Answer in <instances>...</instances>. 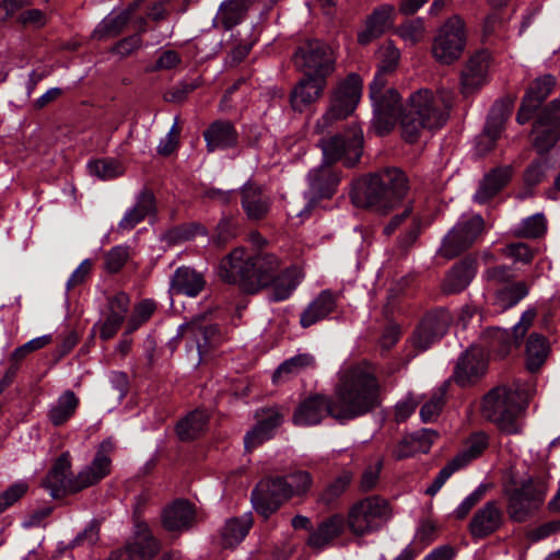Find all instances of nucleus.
I'll list each match as a JSON object with an SVG mask.
<instances>
[{
	"mask_svg": "<svg viewBox=\"0 0 560 560\" xmlns=\"http://www.w3.org/2000/svg\"><path fill=\"white\" fill-rule=\"evenodd\" d=\"M487 357L481 347H470L458 358L453 377L460 386L476 383L487 372Z\"/></svg>",
	"mask_w": 560,
	"mask_h": 560,
	"instance_id": "20",
	"label": "nucleus"
},
{
	"mask_svg": "<svg viewBox=\"0 0 560 560\" xmlns=\"http://www.w3.org/2000/svg\"><path fill=\"white\" fill-rule=\"evenodd\" d=\"M129 305L130 299L126 293L119 292L112 296L107 303V314L93 326V331L98 330L104 341L112 339L125 322Z\"/></svg>",
	"mask_w": 560,
	"mask_h": 560,
	"instance_id": "21",
	"label": "nucleus"
},
{
	"mask_svg": "<svg viewBox=\"0 0 560 560\" xmlns=\"http://www.w3.org/2000/svg\"><path fill=\"white\" fill-rule=\"evenodd\" d=\"M534 148L538 153L549 151L560 139V98L553 100L535 121Z\"/></svg>",
	"mask_w": 560,
	"mask_h": 560,
	"instance_id": "17",
	"label": "nucleus"
},
{
	"mask_svg": "<svg viewBox=\"0 0 560 560\" xmlns=\"http://www.w3.org/2000/svg\"><path fill=\"white\" fill-rule=\"evenodd\" d=\"M513 167L511 165L498 166L487 173L474 195L478 203H486L493 198L512 178Z\"/></svg>",
	"mask_w": 560,
	"mask_h": 560,
	"instance_id": "34",
	"label": "nucleus"
},
{
	"mask_svg": "<svg viewBox=\"0 0 560 560\" xmlns=\"http://www.w3.org/2000/svg\"><path fill=\"white\" fill-rule=\"evenodd\" d=\"M382 466V462L378 460L374 465H370L365 468L360 482V488L362 491H371L375 488L380 478Z\"/></svg>",
	"mask_w": 560,
	"mask_h": 560,
	"instance_id": "64",
	"label": "nucleus"
},
{
	"mask_svg": "<svg viewBox=\"0 0 560 560\" xmlns=\"http://www.w3.org/2000/svg\"><path fill=\"white\" fill-rule=\"evenodd\" d=\"M130 15V10L121 11L118 14L107 15L94 31V36L101 39L103 37H113L118 35L127 25Z\"/></svg>",
	"mask_w": 560,
	"mask_h": 560,
	"instance_id": "48",
	"label": "nucleus"
},
{
	"mask_svg": "<svg viewBox=\"0 0 560 560\" xmlns=\"http://www.w3.org/2000/svg\"><path fill=\"white\" fill-rule=\"evenodd\" d=\"M338 295L330 290L322 291L301 313L300 325L308 328L325 319L337 307Z\"/></svg>",
	"mask_w": 560,
	"mask_h": 560,
	"instance_id": "33",
	"label": "nucleus"
},
{
	"mask_svg": "<svg viewBox=\"0 0 560 560\" xmlns=\"http://www.w3.org/2000/svg\"><path fill=\"white\" fill-rule=\"evenodd\" d=\"M363 132L353 126L346 135H336L320 139L318 145L323 153V163L331 165L342 161L348 167L354 166L362 154Z\"/></svg>",
	"mask_w": 560,
	"mask_h": 560,
	"instance_id": "12",
	"label": "nucleus"
},
{
	"mask_svg": "<svg viewBox=\"0 0 560 560\" xmlns=\"http://www.w3.org/2000/svg\"><path fill=\"white\" fill-rule=\"evenodd\" d=\"M556 85V78L551 74H544L538 77L529 85L524 98L539 107L540 104L547 98Z\"/></svg>",
	"mask_w": 560,
	"mask_h": 560,
	"instance_id": "50",
	"label": "nucleus"
},
{
	"mask_svg": "<svg viewBox=\"0 0 560 560\" xmlns=\"http://www.w3.org/2000/svg\"><path fill=\"white\" fill-rule=\"evenodd\" d=\"M156 202L153 192L143 188L135 197V203L128 208L117 224V232L125 233L133 230L147 217L154 214Z\"/></svg>",
	"mask_w": 560,
	"mask_h": 560,
	"instance_id": "26",
	"label": "nucleus"
},
{
	"mask_svg": "<svg viewBox=\"0 0 560 560\" xmlns=\"http://www.w3.org/2000/svg\"><path fill=\"white\" fill-rule=\"evenodd\" d=\"M252 527V518L245 514L226 521L222 528V540L225 547H233L241 542Z\"/></svg>",
	"mask_w": 560,
	"mask_h": 560,
	"instance_id": "47",
	"label": "nucleus"
},
{
	"mask_svg": "<svg viewBox=\"0 0 560 560\" xmlns=\"http://www.w3.org/2000/svg\"><path fill=\"white\" fill-rule=\"evenodd\" d=\"M89 173L102 180L120 176L124 172L121 164L114 159H101L88 163Z\"/></svg>",
	"mask_w": 560,
	"mask_h": 560,
	"instance_id": "52",
	"label": "nucleus"
},
{
	"mask_svg": "<svg viewBox=\"0 0 560 560\" xmlns=\"http://www.w3.org/2000/svg\"><path fill=\"white\" fill-rule=\"evenodd\" d=\"M194 517L192 506L185 500H177L164 509L162 523L170 532H182L191 526Z\"/></svg>",
	"mask_w": 560,
	"mask_h": 560,
	"instance_id": "39",
	"label": "nucleus"
},
{
	"mask_svg": "<svg viewBox=\"0 0 560 560\" xmlns=\"http://www.w3.org/2000/svg\"><path fill=\"white\" fill-rule=\"evenodd\" d=\"M339 182V175L329 165L322 163L307 173L308 190L305 192V197L310 202L330 198L336 192Z\"/></svg>",
	"mask_w": 560,
	"mask_h": 560,
	"instance_id": "24",
	"label": "nucleus"
},
{
	"mask_svg": "<svg viewBox=\"0 0 560 560\" xmlns=\"http://www.w3.org/2000/svg\"><path fill=\"white\" fill-rule=\"evenodd\" d=\"M422 231V220L420 217H412L408 229L399 236L398 246L406 250L410 248L418 240Z\"/></svg>",
	"mask_w": 560,
	"mask_h": 560,
	"instance_id": "61",
	"label": "nucleus"
},
{
	"mask_svg": "<svg viewBox=\"0 0 560 560\" xmlns=\"http://www.w3.org/2000/svg\"><path fill=\"white\" fill-rule=\"evenodd\" d=\"M526 401L515 386L501 385L482 398L481 415L506 434H518L523 428Z\"/></svg>",
	"mask_w": 560,
	"mask_h": 560,
	"instance_id": "7",
	"label": "nucleus"
},
{
	"mask_svg": "<svg viewBox=\"0 0 560 560\" xmlns=\"http://www.w3.org/2000/svg\"><path fill=\"white\" fill-rule=\"evenodd\" d=\"M313 487V476L306 470H294L285 476L261 480L252 492V503L265 518L294 497H305Z\"/></svg>",
	"mask_w": 560,
	"mask_h": 560,
	"instance_id": "6",
	"label": "nucleus"
},
{
	"mask_svg": "<svg viewBox=\"0 0 560 560\" xmlns=\"http://www.w3.org/2000/svg\"><path fill=\"white\" fill-rule=\"evenodd\" d=\"M203 138L207 150H226L237 145L238 133L234 125L229 120H215L205 131Z\"/></svg>",
	"mask_w": 560,
	"mask_h": 560,
	"instance_id": "32",
	"label": "nucleus"
},
{
	"mask_svg": "<svg viewBox=\"0 0 560 560\" xmlns=\"http://www.w3.org/2000/svg\"><path fill=\"white\" fill-rule=\"evenodd\" d=\"M397 33L405 42L415 45L423 38V22L420 19L407 21L398 27Z\"/></svg>",
	"mask_w": 560,
	"mask_h": 560,
	"instance_id": "57",
	"label": "nucleus"
},
{
	"mask_svg": "<svg viewBox=\"0 0 560 560\" xmlns=\"http://www.w3.org/2000/svg\"><path fill=\"white\" fill-rule=\"evenodd\" d=\"M547 222L541 213L529 215L515 228L514 234L518 237L538 238L546 233Z\"/></svg>",
	"mask_w": 560,
	"mask_h": 560,
	"instance_id": "51",
	"label": "nucleus"
},
{
	"mask_svg": "<svg viewBox=\"0 0 560 560\" xmlns=\"http://www.w3.org/2000/svg\"><path fill=\"white\" fill-rule=\"evenodd\" d=\"M362 94V80L359 74L350 73L330 92L325 113L316 120V133H325L337 121L343 120L355 110Z\"/></svg>",
	"mask_w": 560,
	"mask_h": 560,
	"instance_id": "8",
	"label": "nucleus"
},
{
	"mask_svg": "<svg viewBox=\"0 0 560 560\" xmlns=\"http://www.w3.org/2000/svg\"><path fill=\"white\" fill-rule=\"evenodd\" d=\"M257 423L244 438L245 448L250 451L272 438L275 430L282 422L278 408L262 409L256 413Z\"/></svg>",
	"mask_w": 560,
	"mask_h": 560,
	"instance_id": "28",
	"label": "nucleus"
},
{
	"mask_svg": "<svg viewBox=\"0 0 560 560\" xmlns=\"http://www.w3.org/2000/svg\"><path fill=\"white\" fill-rule=\"evenodd\" d=\"M491 56L482 50L471 56L466 62L462 75V92L471 94L488 82Z\"/></svg>",
	"mask_w": 560,
	"mask_h": 560,
	"instance_id": "23",
	"label": "nucleus"
},
{
	"mask_svg": "<svg viewBox=\"0 0 560 560\" xmlns=\"http://www.w3.org/2000/svg\"><path fill=\"white\" fill-rule=\"evenodd\" d=\"M400 51L392 42L385 43L378 49V66L370 84V98L373 105L372 127L380 136L390 132L396 126L399 109V93L387 89V75L393 73L399 62Z\"/></svg>",
	"mask_w": 560,
	"mask_h": 560,
	"instance_id": "4",
	"label": "nucleus"
},
{
	"mask_svg": "<svg viewBox=\"0 0 560 560\" xmlns=\"http://www.w3.org/2000/svg\"><path fill=\"white\" fill-rule=\"evenodd\" d=\"M380 404L377 378L365 368L354 365L339 372L334 398L317 394L304 399L293 413V423L316 425L326 416L343 423L371 412Z\"/></svg>",
	"mask_w": 560,
	"mask_h": 560,
	"instance_id": "1",
	"label": "nucleus"
},
{
	"mask_svg": "<svg viewBox=\"0 0 560 560\" xmlns=\"http://www.w3.org/2000/svg\"><path fill=\"white\" fill-rule=\"evenodd\" d=\"M489 446V436L482 431L471 433L464 442L463 450L454 457L463 467L480 457Z\"/></svg>",
	"mask_w": 560,
	"mask_h": 560,
	"instance_id": "45",
	"label": "nucleus"
},
{
	"mask_svg": "<svg viewBox=\"0 0 560 560\" xmlns=\"http://www.w3.org/2000/svg\"><path fill=\"white\" fill-rule=\"evenodd\" d=\"M186 332L196 339V350L198 354L197 363L202 360V357L207 354L210 348L217 346L220 342L219 327L217 325H180L175 338H179Z\"/></svg>",
	"mask_w": 560,
	"mask_h": 560,
	"instance_id": "36",
	"label": "nucleus"
},
{
	"mask_svg": "<svg viewBox=\"0 0 560 560\" xmlns=\"http://www.w3.org/2000/svg\"><path fill=\"white\" fill-rule=\"evenodd\" d=\"M465 47V23L454 15L439 28L432 43V56L442 65H451L460 58Z\"/></svg>",
	"mask_w": 560,
	"mask_h": 560,
	"instance_id": "11",
	"label": "nucleus"
},
{
	"mask_svg": "<svg viewBox=\"0 0 560 560\" xmlns=\"http://www.w3.org/2000/svg\"><path fill=\"white\" fill-rule=\"evenodd\" d=\"M345 518L339 514H334L317 524L308 535L307 546L313 550H324L332 545L343 532Z\"/></svg>",
	"mask_w": 560,
	"mask_h": 560,
	"instance_id": "29",
	"label": "nucleus"
},
{
	"mask_svg": "<svg viewBox=\"0 0 560 560\" xmlns=\"http://www.w3.org/2000/svg\"><path fill=\"white\" fill-rule=\"evenodd\" d=\"M129 258V246L117 245L105 255V268L108 272H118Z\"/></svg>",
	"mask_w": 560,
	"mask_h": 560,
	"instance_id": "56",
	"label": "nucleus"
},
{
	"mask_svg": "<svg viewBox=\"0 0 560 560\" xmlns=\"http://www.w3.org/2000/svg\"><path fill=\"white\" fill-rule=\"evenodd\" d=\"M296 67L305 71V75L326 78L335 70L331 49L324 43L314 39L302 44L293 56Z\"/></svg>",
	"mask_w": 560,
	"mask_h": 560,
	"instance_id": "14",
	"label": "nucleus"
},
{
	"mask_svg": "<svg viewBox=\"0 0 560 560\" xmlns=\"http://www.w3.org/2000/svg\"><path fill=\"white\" fill-rule=\"evenodd\" d=\"M160 549V541L149 526L138 523L132 537L121 548L113 550L107 560H152Z\"/></svg>",
	"mask_w": 560,
	"mask_h": 560,
	"instance_id": "16",
	"label": "nucleus"
},
{
	"mask_svg": "<svg viewBox=\"0 0 560 560\" xmlns=\"http://www.w3.org/2000/svg\"><path fill=\"white\" fill-rule=\"evenodd\" d=\"M27 491L25 482H16L0 493V513L19 501Z\"/></svg>",
	"mask_w": 560,
	"mask_h": 560,
	"instance_id": "59",
	"label": "nucleus"
},
{
	"mask_svg": "<svg viewBox=\"0 0 560 560\" xmlns=\"http://www.w3.org/2000/svg\"><path fill=\"white\" fill-rule=\"evenodd\" d=\"M317 362L312 353H298L283 361L272 375L273 383L289 381L306 371L316 369Z\"/></svg>",
	"mask_w": 560,
	"mask_h": 560,
	"instance_id": "40",
	"label": "nucleus"
},
{
	"mask_svg": "<svg viewBox=\"0 0 560 560\" xmlns=\"http://www.w3.org/2000/svg\"><path fill=\"white\" fill-rule=\"evenodd\" d=\"M390 517L388 502L378 495H370L350 506L347 526L354 536H365L380 530Z\"/></svg>",
	"mask_w": 560,
	"mask_h": 560,
	"instance_id": "10",
	"label": "nucleus"
},
{
	"mask_svg": "<svg viewBox=\"0 0 560 560\" xmlns=\"http://www.w3.org/2000/svg\"><path fill=\"white\" fill-rule=\"evenodd\" d=\"M547 492L548 483L540 477H527L520 483H506L504 494L508 498L509 517L517 523L527 521L544 503Z\"/></svg>",
	"mask_w": 560,
	"mask_h": 560,
	"instance_id": "9",
	"label": "nucleus"
},
{
	"mask_svg": "<svg viewBox=\"0 0 560 560\" xmlns=\"http://www.w3.org/2000/svg\"><path fill=\"white\" fill-rule=\"evenodd\" d=\"M448 386V382L442 383L432 392L430 399L423 404L420 409V417L423 422H431L438 418L444 407Z\"/></svg>",
	"mask_w": 560,
	"mask_h": 560,
	"instance_id": "49",
	"label": "nucleus"
},
{
	"mask_svg": "<svg viewBox=\"0 0 560 560\" xmlns=\"http://www.w3.org/2000/svg\"><path fill=\"white\" fill-rule=\"evenodd\" d=\"M488 490V485L480 483L470 494H468L459 505L454 510L453 514L457 520L465 518L471 509L483 498Z\"/></svg>",
	"mask_w": 560,
	"mask_h": 560,
	"instance_id": "55",
	"label": "nucleus"
},
{
	"mask_svg": "<svg viewBox=\"0 0 560 560\" xmlns=\"http://www.w3.org/2000/svg\"><path fill=\"white\" fill-rule=\"evenodd\" d=\"M326 81L323 78L305 75L290 92V105L294 112L303 113L315 104L324 93Z\"/></svg>",
	"mask_w": 560,
	"mask_h": 560,
	"instance_id": "27",
	"label": "nucleus"
},
{
	"mask_svg": "<svg viewBox=\"0 0 560 560\" xmlns=\"http://www.w3.org/2000/svg\"><path fill=\"white\" fill-rule=\"evenodd\" d=\"M549 164L547 160L533 161L524 171V182L527 186H536L546 176Z\"/></svg>",
	"mask_w": 560,
	"mask_h": 560,
	"instance_id": "58",
	"label": "nucleus"
},
{
	"mask_svg": "<svg viewBox=\"0 0 560 560\" xmlns=\"http://www.w3.org/2000/svg\"><path fill=\"white\" fill-rule=\"evenodd\" d=\"M206 280L202 273L186 266L178 267L171 279V291L190 298L197 296L205 288Z\"/></svg>",
	"mask_w": 560,
	"mask_h": 560,
	"instance_id": "37",
	"label": "nucleus"
},
{
	"mask_svg": "<svg viewBox=\"0 0 560 560\" xmlns=\"http://www.w3.org/2000/svg\"><path fill=\"white\" fill-rule=\"evenodd\" d=\"M79 398L72 390H65L58 399L50 405L48 409L49 421L55 427L62 425L74 416L79 407Z\"/></svg>",
	"mask_w": 560,
	"mask_h": 560,
	"instance_id": "42",
	"label": "nucleus"
},
{
	"mask_svg": "<svg viewBox=\"0 0 560 560\" xmlns=\"http://www.w3.org/2000/svg\"><path fill=\"white\" fill-rule=\"evenodd\" d=\"M217 273L223 282L237 285L248 294L269 289L272 302L289 299L304 278L298 266L282 268V260L275 253L265 249L248 253L244 247L222 257Z\"/></svg>",
	"mask_w": 560,
	"mask_h": 560,
	"instance_id": "2",
	"label": "nucleus"
},
{
	"mask_svg": "<svg viewBox=\"0 0 560 560\" xmlns=\"http://www.w3.org/2000/svg\"><path fill=\"white\" fill-rule=\"evenodd\" d=\"M529 292L525 281H516L498 289L493 305L498 312H504L520 303Z\"/></svg>",
	"mask_w": 560,
	"mask_h": 560,
	"instance_id": "43",
	"label": "nucleus"
},
{
	"mask_svg": "<svg viewBox=\"0 0 560 560\" xmlns=\"http://www.w3.org/2000/svg\"><path fill=\"white\" fill-rule=\"evenodd\" d=\"M504 516L497 501H488L478 509L469 523V533L474 538L481 539L495 533L503 524Z\"/></svg>",
	"mask_w": 560,
	"mask_h": 560,
	"instance_id": "25",
	"label": "nucleus"
},
{
	"mask_svg": "<svg viewBox=\"0 0 560 560\" xmlns=\"http://www.w3.org/2000/svg\"><path fill=\"white\" fill-rule=\"evenodd\" d=\"M451 323L452 316L446 310L425 314L411 338L413 347L419 351L428 350L446 334Z\"/></svg>",
	"mask_w": 560,
	"mask_h": 560,
	"instance_id": "18",
	"label": "nucleus"
},
{
	"mask_svg": "<svg viewBox=\"0 0 560 560\" xmlns=\"http://www.w3.org/2000/svg\"><path fill=\"white\" fill-rule=\"evenodd\" d=\"M253 3L254 0H224L215 16L218 25L225 31L232 30L245 20Z\"/></svg>",
	"mask_w": 560,
	"mask_h": 560,
	"instance_id": "41",
	"label": "nucleus"
},
{
	"mask_svg": "<svg viewBox=\"0 0 560 560\" xmlns=\"http://www.w3.org/2000/svg\"><path fill=\"white\" fill-rule=\"evenodd\" d=\"M114 450V443L105 440L100 447L90 465L85 466L78 475L77 482L80 485V491L100 482L110 472L112 459L110 453Z\"/></svg>",
	"mask_w": 560,
	"mask_h": 560,
	"instance_id": "22",
	"label": "nucleus"
},
{
	"mask_svg": "<svg viewBox=\"0 0 560 560\" xmlns=\"http://www.w3.org/2000/svg\"><path fill=\"white\" fill-rule=\"evenodd\" d=\"M242 208L249 220H260L270 210V197L256 185H245L242 189Z\"/></svg>",
	"mask_w": 560,
	"mask_h": 560,
	"instance_id": "38",
	"label": "nucleus"
},
{
	"mask_svg": "<svg viewBox=\"0 0 560 560\" xmlns=\"http://www.w3.org/2000/svg\"><path fill=\"white\" fill-rule=\"evenodd\" d=\"M502 254L511 257L516 261L528 264L534 257L533 249L525 243H512L501 249Z\"/></svg>",
	"mask_w": 560,
	"mask_h": 560,
	"instance_id": "60",
	"label": "nucleus"
},
{
	"mask_svg": "<svg viewBox=\"0 0 560 560\" xmlns=\"http://www.w3.org/2000/svg\"><path fill=\"white\" fill-rule=\"evenodd\" d=\"M477 273L475 259L465 258L453 266L446 273L442 290L446 294H455L464 291Z\"/></svg>",
	"mask_w": 560,
	"mask_h": 560,
	"instance_id": "35",
	"label": "nucleus"
},
{
	"mask_svg": "<svg viewBox=\"0 0 560 560\" xmlns=\"http://www.w3.org/2000/svg\"><path fill=\"white\" fill-rule=\"evenodd\" d=\"M351 481V475L343 472L328 483L320 492L318 501L325 505L335 503L346 491Z\"/></svg>",
	"mask_w": 560,
	"mask_h": 560,
	"instance_id": "53",
	"label": "nucleus"
},
{
	"mask_svg": "<svg viewBox=\"0 0 560 560\" xmlns=\"http://www.w3.org/2000/svg\"><path fill=\"white\" fill-rule=\"evenodd\" d=\"M179 130L177 128V121L171 127L170 131L162 138L158 144V152L161 155H170L173 153L178 144Z\"/></svg>",
	"mask_w": 560,
	"mask_h": 560,
	"instance_id": "63",
	"label": "nucleus"
},
{
	"mask_svg": "<svg viewBox=\"0 0 560 560\" xmlns=\"http://www.w3.org/2000/svg\"><path fill=\"white\" fill-rule=\"evenodd\" d=\"M483 223L481 215L460 218L444 236L440 254L448 259L458 256L475 243L482 232Z\"/></svg>",
	"mask_w": 560,
	"mask_h": 560,
	"instance_id": "15",
	"label": "nucleus"
},
{
	"mask_svg": "<svg viewBox=\"0 0 560 560\" xmlns=\"http://www.w3.org/2000/svg\"><path fill=\"white\" fill-rule=\"evenodd\" d=\"M205 229L200 225H180L164 232L161 240L168 245H175L185 241H189L198 234H205Z\"/></svg>",
	"mask_w": 560,
	"mask_h": 560,
	"instance_id": "54",
	"label": "nucleus"
},
{
	"mask_svg": "<svg viewBox=\"0 0 560 560\" xmlns=\"http://www.w3.org/2000/svg\"><path fill=\"white\" fill-rule=\"evenodd\" d=\"M208 413L206 410L196 409L184 418L176 428L182 441H189L198 436L207 427Z\"/></svg>",
	"mask_w": 560,
	"mask_h": 560,
	"instance_id": "46",
	"label": "nucleus"
},
{
	"mask_svg": "<svg viewBox=\"0 0 560 560\" xmlns=\"http://www.w3.org/2000/svg\"><path fill=\"white\" fill-rule=\"evenodd\" d=\"M535 317L536 311L528 308L522 314L518 323L513 326L512 331L499 327L486 329L481 335L482 346L500 358H504L512 349L518 347Z\"/></svg>",
	"mask_w": 560,
	"mask_h": 560,
	"instance_id": "13",
	"label": "nucleus"
},
{
	"mask_svg": "<svg viewBox=\"0 0 560 560\" xmlns=\"http://www.w3.org/2000/svg\"><path fill=\"white\" fill-rule=\"evenodd\" d=\"M71 458L68 452L62 453L54 463L44 479V486L52 498H60L67 493L80 492L77 476L71 477Z\"/></svg>",
	"mask_w": 560,
	"mask_h": 560,
	"instance_id": "19",
	"label": "nucleus"
},
{
	"mask_svg": "<svg viewBox=\"0 0 560 560\" xmlns=\"http://www.w3.org/2000/svg\"><path fill=\"white\" fill-rule=\"evenodd\" d=\"M408 182L398 168H386L357 182L351 199L358 207L377 214H387L406 197Z\"/></svg>",
	"mask_w": 560,
	"mask_h": 560,
	"instance_id": "5",
	"label": "nucleus"
},
{
	"mask_svg": "<svg viewBox=\"0 0 560 560\" xmlns=\"http://www.w3.org/2000/svg\"><path fill=\"white\" fill-rule=\"evenodd\" d=\"M50 341H51V336H49V335H44V336H40V337H36V338L25 342L23 346L18 347L12 352V359L15 360V361H21L28 353L44 348Z\"/></svg>",
	"mask_w": 560,
	"mask_h": 560,
	"instance_id": "62",
	"label": "nucleus"
},
{
	"mask_svg": "<svg viewBox=\"0 0 560 560\" xmlns=\"http://www.w3.org/2000/svg\"><path fill=\"white\" fill-rule=\"evenodd\" d=\"M549 353V342L546 337L538 332H533L526 341V366L530 372L540 369Z\"/></svg>",
	"mask_w": 560,
	"mask_h": 560,
	"instance_id": "44",
	"label": "nucleus"
},
{
	"mask_svg": "<svg viewBox=\"0 0 560 560\" xmlns=\"http://www.w3.org/2000/svg\"><path fill=\"white\" fill-rule=\"evenodd\" d=\"M453 93L441 90L438 94L429 89H420L410 94L406 105L399 96V109L396 122L399 121L401 137L405 141H418L423 130H435L443 127L448 118Z\"/></svg>",
	"mask_w": 560,
	"mask_h": 560,
	"instance_id": "3",
	"label": "nucleus"
},
{
	"mask_svg": "<svg viewBox=\"0 0 560 560\" xmlns=\"http://www.w3.org/2000/svg\"><path fill=\"white\" fill-rule=\"evenodd\" d=\"M395 8L390 4H382L368 16L365 28L359 33L358 40L366 45L382 36L394 23Z\"/></svg>",
	"mask_w": 560,
	"mask_h": 560,
	"instance_id": "31",
	"label": "nucleus"
},
{
	"mask_svg": "<svg viewBox=\"0 0 560 560\" xmlns=\"http://www.w3.org/2000/svg\"><path fill=\"white\" fill-rule=\"evenodd\" d=\"M509 109L503 104H494L488 115L483 132L477 138L476 148L480 154H486L494 147L504 129Z\"/></svg>",
	"mask_w": 560,
	"mask_h": 560,
	"instance_id": "30",
	"label": "nucleus"
}]
</instances>
